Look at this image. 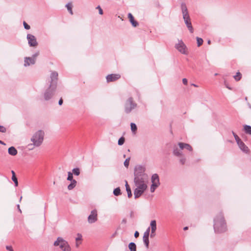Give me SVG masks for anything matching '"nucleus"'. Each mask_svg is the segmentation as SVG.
Masks as SVG:
<instances>
[{
    "label": "nucleus",
    "mask_w": 251,
    "mask_h": 251,
    "mask_svg": "<svg viewBox=\"0 0 251 251\" xmlns=\"http://www.w3.org/2000/svg\"><path fill=\"white\" fill-rule=\"evenodd\" d=\"M70 181L71 183L68 186V189L69 190L73 189L75 187L77 183V181L75 179Z\"/></svg>",
    "instance_id": "20"
},
{
    "label": "nucleus",
    "mask_w": 251,
    "mask_h": 251,
    "mask_svg": "<svg viewBox=\"0 0 251 251\" xmlns=\"http://www.w3.org/2000/svg\"><path fill=\"white\" fill-rule=\"evenodd\" d=\"M155 236V232L152 233V231H151V234L150 235V236L151 238H153Z\"/></svg>",
    "instance_id": "50"
},
{
    "label": "nucleus",
    "mask_w": 251,
    "mask_h": 251,
    "mask_svg": "<svg viewBox=\"0 0 251 251\" xmlns=\"http://www.w3.org/2000/svg\"><path fill=\"white\" fill-rule=\"evenodd\" d=\"M6 131V128L2 126H0V132L5 133Z\"/></svg>",
    "instance_id": "42"
},
{
    "label": "nucleus",
    "mask_w": 251,
    "mask_h": 251,
    "mask_svg": "<svg viewBox=\"0 0 251 251\" xmlns=\"http://www.w3.org/2000/svg\"><path fill=\"white\" fill-rule=\"evenodd\" d=\"M45 133L42 130H39L36 132L32 138L31 141L33 143V145L35 147L40 146L43 143L44 140Z\"/></svg>",
    "instance_id": "5"
},
{
    "label": "nucleus",
    "mask_w": 251,
    "mask_h": 251,
    "mask_svg": "<svg viewBox=\"0 0 251 251\" xmlns=\"http://www.w3.org/2000/svg\"><path fill=\"white\" fill-rule=\"evenodd\" d=\"M188 229V226H185L184 228H183V230H186Z\"/></svg>",
    "instance_id": "55"
},
{
    "label": "nucleus",
    "mask_w": 251,
    "mask_h": 251,
    "mask_svg": "<svg viewBox=\"0 0 251 251\" xmlns=\"http://www.w3.org/2000/svg\"><path fill=\"white\" fill-rule=\"evenodd\" d=\"M139 233L138 232V231H136L135 232V233H134V237H135V238H137V237H139Z\"/></svg>",
    "instance_id": "47"
},
{
    "label": "nucleus",
    "mask_w": 251,
    "mask_h": 251,
    "mask_svg": "<svg viewBox=\"0 0 251 251\" xmlns=\"http://www.w3.org/2000/svg\"><path fill=\"white\" fill-rule=\"evenodd\" d=\"M232 133L236 142H237L240 140H241V139L238 137V136L233 131H232Z\"/></svg>",
    "instance_id": "39"
},
{
    "label": "nucleus",
    "mask_w": 251,
    "mask_h": 251,
    "mask_svg": "<svg viewBox=\"0 0 251 251\" xmlns=\"http://www.w3.org/2000/svg\"><path fill=\"white\" fill-rule=\"evenodd\" d=\"M22 197L21 196L20 198V201H21L22 200Z\"/></svg>",
    "instance_id": "59"
},
{
    "label": "nucleus",
    "mask_w": 251,
    "mask_h": 251,
    "mask_svg": "<svg viewBox=\"0 0 251 251\" xmlns=\"http://www.w3.org/2000/svg\"><path fill=\"white\" fill-rule=\"evenodd\" d=\"M125 182H126V184H125V186H126V190L127 189V188H130L129 185L128 184V183L127 182L126 180H125Z\"/></svg>",
    "instance_id": "49"
},
{
    "label": "nucleus",
    "mask_w": 251,
    "mask_h": 251,
    "mask_svg": "<svg viewBox=\"0 0 251 251\" xmlns=\"http://www.w3.org/2000/svg\"><path fill=\"white\" fill-rule=\"evenodd\" d=\"M53 246L55 247L59 246V248L63 251H71V248L68 242L61 237H58L54 241Z\"/></svg>",
    "instance_id": "6"
},
{
    "label": "nucleus",
    "mask_w": 251,
    "mask_h": 251,
    "mask_svg": "<svg viewBox=\"0 0 251 251\" xmlns=\"http://www.w3.org/2000/svg\"><path fill=\"white\" fill-rule=\"evenodd\" d=\"M26 38L28 41V44L30 47H36L38 45V43L36 37L31 34H27Z\"/></svg>",
    "instance_id": "10"
},
{
    "label": "nucleus",
    "mask_w": 251,
    "mask_h": 251,
    "mask_svg": "<svg viewBox=\"0 0 251 251\" xmlns=\"http://www.w3.org/2000/svg\"><path fill=\"white\" fill-rule=\"evenodd\" d=\"M58 73L55 71L51 73L50 75V85L44 93V98L45 100H49L53 96L57 87Z\"/></svg>",
    "instance_id": "2"
},
{
    "label": "nucleus",
    "mask_w": 251,
    "mask_h": 251,
    "mask_svg": "<svg viewBox=\"0 0 251 251\" xmlns=\"http://www.w3.org/2000/svg\"><path fill=\"white\" fill-rule=\"evenodd\" d=\"M151 231L152 233H154L156 230V222L155 220H152L150 223Z\"/></svg>",
    "instance_id": "19"
},
{
    "label": "nucleus",
    "mask_w": 251,
    "mask_h": 251,
    "mask_svg": "<svg viewBox=\"0 0 251 251\" xmlns=\"http://www.w3.org/2000/svg\"><path fill=\"white\" fill-rule=\"evenodd\" d=\"M113 193L114 195L115 196H118L122 194L120 187H117L116 188L114 189Z\"/></svg>",
    "instance_id": "24"
},
{
    "label": "nucleus",
    "mask_w": 251,
    "mask_h": 251,
    "mask_svg": "<svg viewBox=\"0 0 251 251\" xmlns=\"http://www.w3.org/2000/svg\"><path fill=\"white\" fill-rule=\"evenodd\" d=\"M73 174L75 176H78L80 174V170L78 168H74L72 170Z\"/></svg>",
    "instance_id": "27"
},
{
    "label": "nucleus",
    "mask_w": 251,
    "mask_h": 251,
    "mask_svg": "<svg viewBox=\"0 0 251 251\" xmlns=\"http://www.w3.org/2000/svg\"><path fill=\"white\" fill-rule=\"evenodd\" d=\"M34 146L33 145V144H29L28 145V149L29 150H33V148H34Z\"/></svg>",
    "instance_id": "45"
},
{
    "label": "nucleus",
    "mask_w": 251,
    "mask_h": 251,
    "mask_svg": "<svg viewBox=\"0 0 251 251\" xmlns=\"http://www.w3.org/2000/svg\"><path fill=\"white\" fill-rule=\"evenodd\" d=\"M87 220L88 223L90 224L95 223L98 221V211L96 209H94L91 211Z\"/></svg>",
    "instance_id": "9"
},
{
    "label": "nucleus",
    "mask_w": 251,
    "mask_h": 251,
    "mask_svg": "<svg viewBox=\"0 0 251 251\" xmlns=\"http://www.w3.org/2000/svg\"><path fill=\"white\" fill-rule=\"evenodd\" d=\"M218 75V74L217 73H215L214 75H215V76H216V75Z\"/></svg>",
    "instance_id": "62"
},
{
    "label": "nucleus",
    "mask_w": 251,
    "mask_h": 251,
    "mask_svg": "<svg viewBox=\"0 0 251 251\" xmlns=\"http://www.w3.org/2000/svg\"><path fill=\"white\" fill-rule=\"evenodd\" d=\"M159 184H156L155 183H151V186L150 190L151 192V193H153L154 192L155 189L159 186Z\"/></svg>",
    "instance_id": "26"
},
{
    "label": "nucleus",
    "mask_w": 251,
    "mask_h": 251,
    "mask_svg": "<svg viewBox=\"0 0 251 251\" xmlns=\"http://www.w3.org/2000/svg\"><path fill=\"white\" fill-rule=\"evenodd\" d=\"M213 228L216 233H222L227 230L226 223L222 212H219L214 217Z\"/></svg>",
    "instance_id": "3"
},
{
    "label": "nucleus",
    "mask_w": 251,
    "mask_h": 251,
    "mask_svg": "<svg viewBox=\"0 0 251 251\" xmlns=\"http://www.w3.org/2000/svg\"><path fill=\"white\" fill-rule=\"evenodd\" d=\"M81 237H77V238H76V240L77 241V240H80V239H81Z\"/></svg>",
    "instance_id": "56"
},
{
    "label": "nucleus",
    "mask_w": 251,
    "mask_h": 251,
    "mask_svg": "<svg viewBox=\"0 0 251 251\" xmlns=\"http://www.w3.org/2000/svg\"><path fill=\"white\" fill-rule=\"evenodd\" d=\"M96 9L99 10V14L100 15H102L103 14V10H102V9H101V8L100 7V5H98L96 7Z\"/></svg>",
    "instance_id": "43"
},
{
    "label": "nucleus",
    "mask_w": 251,
    "mask_h": 251,
    "mask_svg": "<svg viewBox=\"0 0 251 251\" xmlns=\"http://www.w3.org/2000/svg\"><path fill=\"white\" fill-rule=\"evenodd\" d=\"M12 180L14 181L15 186L16 187L18 186V179H17L16 176H12Z\"/></svg>",
    "instance_id": "40"
},
{
    "label": "nucleus",
    "mask_w": 251,
    "mask_h": 251,
    "mask_svg": "<svg viewBox=\"0 0 251 251\" xmlns=\"http://www.w3.org/2000/svg\"><path fill=\"white\" fill-rule=\"evenodd\" d=\"M127 194V197L128 198H130L132 197V194L130 188H127L126 190Z\"/></svg>",
    "instance_id": "38"
},
{
    "label": "nucleus",
    "mask_w": 251,
    "mask_h": 251,
    "mask_svg": "<svg viewBox=\"0 0 251 251\" xmlns=\"http://www.w3.org/2000/svg\"><path fill=\"white\" fill-rule=\"evenodd\" d=\"M150 227H149L146 229V230L145 231L143 236L149 237V235H150Z\"/></svg>",
    "instance_id": "34"
},
{
    "label": "nucleus",
    "mask_w": 251,
    "mask_h": 251,
    "mask_svg": "<svg viewBox=\"0 0 251 251\" xmlns=\"http://www.w3.org/2000/svg\"><path fill=\"white\" fill-rule=\"evenodd\" d=\"M125 138L124 137H121L118 140V145L119 146L123 145L125 142Z\"/></svg>",
    "instance_id": "33"
},
{
    "label": "nucleus",
    "mask_w": 251,
    "mask_h": 251,
    "mask_svg": "<svg viewBox=\"0 0 251 251\" xmlns=\"http://www.w3.org/2000/svg\"><path fill=\"white\" fill-rule=\"evenodd\" d=\"M65 7L67 8V9L68 12L70 13V14L71 15H73V12L72 10L73 5H72V2H70L67 3L66 4Z\"/></svg>",
    "instance_id": "22"
},
{
    "label": "nucleus",
    "mask_w": 251,
    "mask_h": 251,
    "mask_svg": "<svg viewBox=\"0 0 251 251\" xmlns=\"http://www.w3.org/2000/svg\"><path fill=\"white\" fill-rule=\"evenodd\" d=\"M130 157H128L127 158L125 161H124V166L126 167V168H128V166H129V160H130Z\"/></svg>",
    "instance_id": "36"
},
{
    "label": "nucleus",
    "mask_w": 251,
    "mask_h": 251,
    "mask_svg": "<svg viewBox=\"0 0 251 251\" xmlns=\"http://www.w3.org/2000/svg\"><path fill=\"white\" fill-rule=\"evenodd\" d=\"M126 220L125 219H124L122 220V223H125H125H126Z\"/></svg>",
    "instance_id": "54"
},
{
    "label": "nucleus",
    "mask_w": 251,
    "mask_h": 251,
    "mask_svg": "<svg viewBox=\"0 0 251 251\" xmlns=\"http://www.w3.org/2000/svg\"><path fill=\"white\" fill-rule=\"evenodd\" d=\"M128 248L130 251H136V245L133 242H130L128 244Z\"/></svg>",
    "instance_id": "23"
},
{
    "label": "nucleus",
    "mask_w": 251,
    "mask_h": 251,
    "mask_svg": "<svg viewBox=\"0 0 251 251\" xmlns=\"http://www.w3.org/2000/svg\"><path fill=\"white\" fill-rule=\"evenodd\" d=\"M8 152L10 155L15 156L17 154L18 151L14 147L12 146L8 148Z\"/></svg>",
    "instance_id": "18"
},
{
    "label": "nucleus",
    "mask_w": 251,
    "mask_h": 251,
    "mask_svg": "<svg viewBox=\"0 0 251 251\" xmlns=\"http://www.w3.org/2000/svg\"><path fill=\"white\" fill-rule=\"evenodd\" d=\"M244 130L246 134L251 135V126L249 125H244Z\"/></svg>",
    "instance_id": "21"
},
{
    "label": "nucleus",
    "mask_w": 251,
    "mask_h": 251,
    "mask_svg": "<svg viewBox=\"0 0 251 251\" xmlns=\"http://www.w3.org/2000/svg\"><path fill=\"white\" fill-rule=\"evenodd\" d=\"M196 39H197L198 46V47L201 46L203 44V39L202 38L198 37H197Z\"/></svg>",
    "instance_id": "32"
},
{
    "label": "nucleus",
    "mask_w": 251,
    "mask_h": 251,
    "mask_svg": "<svg viewBox=\"0 0 251 251\" xmlns=\"http://www.w3.org/2000/svg\"><path fill=\"white\" fill-rule=\"evenodd\" d=\"M178 146H179V148L181 150L185 149L189 151H192L193 150L192 147L191 146V145L187 143L179 142L178 143Z\"/></svg>",
    "instance_id": "14"
},
{
    "label": "nucleus",
    "mask_w": 251,
    "mask_h": 251,
    "mask_svg": "<svg viewBox=\"0 0 251 251\" xmlns=\"http://www.w3.org/2000/svg\"><path fill=\"white\" fill-rule=\"evenodd\" d=\"M121 77L119 74H110L108 75L106 77L107 82H114L119 79Z\"/></svg>",
    "instance_id": "12"
},
{
    "label": "nucleus",
    "mask_w": 251,
    "mask_h": 251,
    "mask_svg": "<svg viewBox=\"0 0 251 251\" xmlns=\"http://www.w3.org/2000/svg\"><path fill=\"white\" fill-rule=\"evenodd\" d=\"M180 158L179 159V162L182 164V165H183L185 164V161H186V158L184 156L183 154L182 155V156H180Z\"/></svg>",
    "instance_id": "35"
},
{
    "label": "nucleus",
    "mask_w": 251,
    "mask_h": 251,
    "mask_svg": "<svg viewBox=\"0 0 251 251\" xmlns=\"http://www.w3.org/2000/svg\"><path fill=\"white\" fill-rule=\"evenodd\" d=\"M175 48L183 54L186 55L188 53L187 51V47L182 40H178V43L175 45Z\"/></svg>",
    "instance_id": "8"
},
{
    "label": "nucleus",
    "mask_w": 251,
    "mask_h": 251,
    "mask_svg": "<svg viewBox=\"0 0 251 251\" xmlns=\"http://www.w3.org/2000/svg\"><path fill=\"white\" fill-rule=\"evenodd\" d=\"M67 180L69 181H72L74 180L73 179V174L71 172H68V176L67 178Z\"/></svg>",
    "instance_id": "31"
},
{
    "label": "nucleus",
    "mask_w": 251,
    "mask_h": 251,
    "mask_svg": "<svg viewBox=\"0 0 251 251\" xmlns=\"http://www.w3.org/2000/svg\"><path fill=\"white\" fill-rule=\"evenodd\" d=\"M17 208H18V211L20 212V213H22V211L20 208V205L19 204H17Z\"/></svg>",
    "instance_id": "51"
},
{
    "label": "nucleus",
    "mask_w": 251,
    "mask_h": 251,
    "mask_svg": "<svg viewBox=\"0 0 251 251\" xmlns=\"http://www.w3.org/2000/svg\"><path fill=\"white\" fill-rule=\"evenodd\" d=\"M11 173H12V176H16V174H15V173L14 172V171H12Z\"/></svg>",
    "instance_id": "52"
},
{
    "label": "nucleus",
    "mask_w": 251,
    "mask_h": 251,
    "mask_svg": "<svg viewBox=\"0 0 251 251\" xmlns=\"http://www.w3.org/2000/svg\"><path fill=\"white\" fill-rule=\"evenodd\" d=\"M137 103L134 101L132 97H129L125 101L124 110L126 114H129L136 108Z\"/></svg>",
    "instance_id": "7"
},
{
    "label": "nucleus",
    "mask_w": 251,
    "mask_h": 251,
    "mask_svg": "<svg viewBox=\"0 0 251 251\" xmlns=\"http://www.w3.org/2000/svg\"><path fill=\"white\" fill-rule=\"evenodd\" d=\"M237 145L239 146L240 149L245 153H249L250 150L249 148L245 144V143L241 140H240L237 142Z\"/></svg>",
    "instance_id": "11"
},
{
    "label": "nucleus",
    "mask_w": 251,
    "mask_h": 251,
    "mask_svg": "<svg viewBox=\"0 0 251 251\" xmlns=\"http://www.w3.org/2000/svg\"><path fill=\"white\" fill-rule=\"evenodd\" d=\"M223 78L224 79V85L226 86V87L229 90H232V88L231 87H230L228 85V84H227V83L226 82V78H225L224 75L223 76Z\"/></svg>",
    "instance_id": "37"
},
{
    "label": "nucleus",
    "mask_w": 251,
    "mask_h": 251,
    "mask_svg": "<svg viewBox=\"0 0 251 251\" xmlns=\"http://www.w3.org/2000/svg\"><path fill=\"white\" fill-rule=\"evenodd\" d=\"M181 10L182 14L183 19L186 26L188 28L189 32L191 33L194 32V28L192 25L191 19L188 13L187 6L184 2H182L181 4Z\"/></svg>",
    "instance_id": "4"
},
{
    "label": "nucleus",
    "mask_w": 251,
    "mask_h": 251,
    "mask_svg": "<svg viewBox=\"0 0 251 251\" xmlns=\"http://www.w3.org/2000/svg\"><path fill=\"white\" fill-rule=\"evenodd\" d=\"M207 43H208V44H210V43H211V41H210V40H208V41H207Z\"/></svg>",
    "instance_id": "57"
},
{
    "label": "nucleus",
    "mask_w": 251,
    "mask_h": 251,
    "mask_svg": "<svg viewBox=\"0 0 251 251\" xmlns=\"http://www.w3.org/2000/svg\"><path fill=\"white\" fill-rule=\"evenodd\" d=\"M192 85L194 86L195 87H197V86L195 84H192Z\"/></svg>",
    "instance_id": "58"
},
{
    "label": "nucleus",
    "mask_w": 251,
    "mask_h": 251,
    "mask_svg": "<svg viewBox=\"0 0 251 251\" xmlns=\"http://www.w3.org/2000/svg\"><path fill=\"white\" fill-rule=\"evenodd\" d=\"M31 61L30 60H28L26 61L25 57L24 58V66L25 67H28L30 65H34V64H32L31 62Z\"/></svg>",
    "instance_id": "29"
},
{
    "label": "nucleus",
    "mask_w": 251,
    "mask_h": 251,
    "mask_svg": "<svg viewBox=\"0 0 251 251\" xmlns=\"http://www.w3.org/2000/svg\"><path fill=\"white\" fill-rule=\"evenodd\" d=\"M145 166L138 165L134 169V183L136 188L134 190V198L141 197L148 188V175L145 173Z\"/></svg>",
    "instance_id": "1"
},
{
    "label": "nucleus",
    "mask_w": 251,
    "mask_h": 251,
    "mask_svg": "<svg viewBox=\"0 0 251 251\" xmlns=\"http://www.w3.org/2000/svg\"><path fill=\"white\" fill-rule=\"evenodd\" d=\"M130 128L131 130L133 132H135L136 131L137 129V126L135 123H131L130 124Z\"/></svg>",
    "instance_id": "28"
},
{
    "label": "nucleus",
    "mask_w": 251,
    "mask_h": 251,
    "mask_svg": "<svg viewBox=\"0 0 251 251\" xmlns=\"http://www.w3.org/2000/svg\"><path fill=\"white\" fill-rule=\"evenodd\" d=\"M248 105H249V107H250V108L251 109V105H250V104H249V103H248Z\"/></svg>",
    "instance_id": "61"
},
{
    "label": "nucleus",
    "mask_w": 251,
    "mask_h": 251,
    "mask_svg": "<svg viewBox=\"0 0 251 251\" xmlns=\"http://www.w3.org/2000/svg\"><path fill=\"white\" fill-rule=\"evenodd\" d=\"M39 53L36 52L33 54L31 57H25L26 61L28 60H30L32 64H35L36 62V57L38 55Z\"/></svg>",
    "instance_id": "17"
},
{
    "label": "nucleus",
    "mask_w": 251,
    "mask_h": 251,
    "mask_svg": "<svg viewBox=\"0 0 251 251\" xmlns=\"http://www.w3.org/2000/svg\"><path fill=\"white\" fill-rule=\"evenodd\" d=\"M63 101L62 98L60 99V100L58 101V104L59 105H61L63 104Z\"/></svg>",
    "instance_id": "48"
},
{
    "label": "nucleus",
    "mask_w": 251,
    "mask_h": 251,
    "mask_svg": "<svg viewBox=\"0 0 251 251\" xmlns=\"http://www.w3.org/2000/svg\"><path fill=\"white\" fill-rule=\"evenodd\" d=\"M245 100H248L247 97H245Z\"/></svg>",
    "instance_id": "60"
},
{
    "label": "nucleus",
    "mask_w": 251,
    "mask_h": 251,
    "mask_svg": "<svg viewBox=\"0 0 251 251\" xmlns=\"http://www.w3.org/2000/svg\"><path fill=\"white\" fill-rule=\"evenodd\" d=\"M23 25L24 28L26 30L29 29L30 28V25H28L25 21L23 22Z\"/></svg>",
    "instance_id": "41"
},
{
    "label": "nucleus",
    "mask_w": 251,
    "mask_h": 251,
    "mask_svg": "<svg viewBox=\"0 0 251 251\" xmlns=\"http://www.w3.org/2000/svg\"><path fill=\"white\" fill-rule=\"evenodd\" d=\"M151 183H155L157 184L160 185L159 178V176L157 174H154L152 175L151 178Z\"/></svg>",
    "instance_id": "16"
},
{
    "label": "nucleus",
    "mask_w": 251,
    "mask_h": 251,
    "mask_svg": "<svg viewBox=\"0 0 251 251\" xmlns=\"http://www.w3.org/2000/svg\"><path fill=\"white\" fill-rule=\"evenodd\" d=\"M128 18L130 23L133 27H136L139 25L138 23L136 20H135L134 18L131 13H129L128 14Z\"/></svg>",
    "instance_id": "15"
},
{
    "label": "nucleus",
    "mask_w": 251,
    "mask_h": 251,
    "mask_svg": "<svg viewBox=\"0 0 251 251\" xmlns=\"http://www.w3.org/2000/svg\"><path fill=\"white\" fill-rule=\"evenodd\" d=\"M241 74L240 72H237L236 75L233 76L234 78L236 81H239L241 78Z\"/></svg>",
    "instance_id": "30"
},
{
    "label": "nucleus",
    "mask_w": 251,
    "mask_h": 251,
    "mask_svg": "<svg viewBox=\"0 0 251 251\" xmlns=\"http://www.w3.org/2000/svg\"><path fill=\"white\" fill-rule=\"evenodd\" d=\"M182 150L180 149V148H178L176 145H175L173 146V154L174 155L177 157L182 156L183 155Z\"/></svg>",
    "instance_id": "13"
},
{
    "label": "nucleus",
    "mask_w": 251,
    "mask_h": 251,
    "mask_svg": "<svg viewBox=\"0 0 251 251\" xmlns=\"http://www.w3.org/2000/svg\"><path fill=\"white\" fill-rule=\"evenodd\" d=\"M143 240L146 248L148 249L150 243L149 237L143 236Z\"/></svg>",
    "instance_id": "25"
},
{
    "label": "nucleus",
    "mask_w": 251,
    "mask_h": 251,
    "mask_svg": "<svg viewBox=\"0 0 251 251\" xmlns=\"http://www.w3.org/2000/svg\"><path fill=\"white\" fill-rule=\"evenodd\" d=\"M6 249L9 251H14L11 246H6Z\"/></svg>",
    "instance_id": "44"
},
{
    "label": "nucleus",
    "mask_w": 251,
    "mask_h": 251,
    "mask_svg": "<svg viewBox=\"0 0 251 251\" xmlns=\"http://www.w3.org/2000/svg\"><path fill=\"white\" fill-rule=\"evenodd\" d=\"M0 144H2V145H5V143H4L3 141L0 140Z\"/></svg>",
    "instance_id": "53"
},
{
    "label": "nucleus",
    "mask_w": 251,
    "mask_h": 251,
    "mask_svg": "<svg viewBox=\"0 0 251 251\" xmlns=\"http://www.w3.org/2000/svg\"><path fill=\"white\" fill-rule=\"evenodd\" d=\"M182 82H183V83L184 85H187V82H188L187 79L186 78H183L182 79Z\"/></svg>",
    "instance_id": "46"
}]
</instances>
